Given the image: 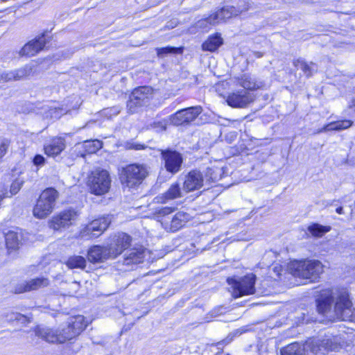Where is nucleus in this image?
<instances>
[{
    "instance_id": "obj_31",
    "label": "nucleus",
    "mask_w": 355,
    "mask_h": 355,
    "mask_svg": "<svg viewBox=\"0 0 355 355\" xmlns=\"http://www.w3.org/2000/svg\"><path fill=\"white\" fill-rule=\"evenodd\" d=\"M86 259L78 255H74L70 257L66 264L69 268H80L84 269L86 266Z\"/></svg>"
},
{
    "instance_id": "obj_48",
    "label": "nucleus",
    "mask_w": 355,
    "mask_h": 355,
    "mask_svg": "<svg viewBox=\"0 0 355 355\" xmlns=\"http://www.w3.org/2000/svg\"><path fill=\"white\" fill-rule=\"evenodd\" d=\"M178 25V21L176 20H172L171 21H168L167 24L166 25V28L170 29L173 28Z\"/></svg>"
},
{
    "instance_id": "obj_6",
    "label": "nucleus",
    "mask_w": 355,
    "mask_h": 355,
    "mask_svg": "<svg viewBox=\"0 0 355 355\" xmlns=\"http://www.w3.org/2000/svg\"><path fill=\"white\" fill-rule=\"evenodd\" d=\"M111 177L107 171L98 168L88 178L87 185L90 192L96 196L107 193L111 187Z\"/></svg>"
},
{
    "instance_id": "obj_19",
    "label": "nucleus",
    "mask_w": 355,
    "mask_h": 355,
    "mask_svg": "<svg viewBox=\"0 0 355 355\" xmlns=\"http://www.w3.org/2000/svg\"><path fill=\"white\" fill-rule=\"evenodd\" d=\"M87 259L92 263H98L110 259L111 257L106 245H94L88 250Z\"/></svg>"
},
{
    "instance_id": "obj_28",
    "label": "nucleus",
    "mask_w": 355,
    "mask_h": 355,
    "mask_svg": "<svg viewBox=\"0 0 355 355\" xmlns=\"http://www.w3.org/2000/svg\"><path fill=\"white\" fill-rule=\"evenodd\" d=\"M143 252L133 249L125 255L123 263L125 265L137 264L143 261Z\"/></svg>"
},
{
    "instance_id": "obj_33",
    "label": "nucleus",
    "mask_w": 355,
    "mask_h": 355,
    "mask_svg": "<svg viewBox=\"0 0 355 355\" xmlns=\"http://www.w3.org/2000/svg\"><path fill=\"white\" fill-rule=\"evenodd\" d=\"M102 142L98 139L86 141L83 143V148L87 153H95L102 148Z\"/></svg>"
},
{
    "instance_id": "obj_23",
    "label": "nucleus",
    "mask_w": 355,
    "mask_h": 355,
    "mask_svg": "<svg viewBox=\"0 0 355 355\" xmlns=\"http://www.w3.org/2000/svg\"><path fill=\"white\" fill-rule=\"evenodd\" d=\"M153 93V89L151 87L144 86L135 89L130 96L133 100H139L146 105L152 97Z\"/></svg>"
},
{
    "instance_id": "obj_17",
    "label": "nucleus",
    "mask_w": 355,
    "mask_h": 355,
    "mask_svg": "<svg viewBox=\"0 0 355 355\" xmlns=\"http://www.w3.org/2000/svg\"><path fill=\"white\" fill-rule=\"evenodd\" d=\"M203 185L202 173L197 170L190 171L185 175L183 183V191L185 193L191 192L200 189Z\"/></svg>"
},
{
    "instance_id": "obj_21",
    "label": "nucleus",
    "mask_w": 355,
    "mask_h": 355,
    "mask_svg": "<svg viewBox=\"0 0 355 355\" xmlns=\"http://www.w3.org/2000/svg\"><path fill=\"white\" fill-rule=\"evenodd\" d=\"M184 192L183 189L182 190L180 188V184L173 183L165 193L156 197L157 202L165 203L168 200L181 198Z\"/></svg>"
},
{
    "instance_id": "obj_32",
    "label": "nucleus",
    "mask_w": 355,
    "mask_h": 355,
    "mask_svg": "<svg viewBox=\"0 0 355 355\" xmlns=\"http://www.w3.org/2000/svg\"><path fill=\"white\" fill-rule=\"evenodd\" d=\"M304 348L297 343L290 344L281 350L282 355H303Z\"/></svg>"
},
{
    "instance_id": "obj_18",
    "label": "nucleus",
    "mask_w": 355,
    "mask_h": 355,
    "mask_svg": "<svg viewBox=\"0 0 355 355\" xmlns=\"http://www.w3.org/2000/svg\"><path fill=\"white\" fill-rule=\"evenodd\" d=\"M47 43V40L44 35L40 36L38 38L32 40L25 44L21 49L20 53L23 55L33 56L39 51L42 50Z\"/></svg>"
},
{
    "instance_id": "obj_14",
    "label": "nucleus",
    "mask_w": 355,
    "mask_h": 355,
    "mask_svg": "<svg viewBox=\"0 0 355 355\" xmlns=\"http://www.w3.org/2000/svg\"><path fill=\"white\" fill-rule=\"evenodd\" d=\"M110 223L109 216L94 220L81 231L80 234L83 237L89 235L97 237L107 230Z\"/></svg>"
},
{
    "instance_id": "obj_20",
    "label": "nucleus",
    "mask_w": 355,
    "mask_h": 355,
    "mask_svg": "<svg viewBox=\"0 0 355 355\" xmlns=\"http://www.w3.org/2000/svg\"><path fill=\"white\" fill-rule=\"evenodd\" d=\"M49 281L47 278L39 277L26 282L16 288V292L21 293L35 291L49 285Z\"/></svg>"
},
{
    "instance_id": "obj_46",
    "label": "nucleus",
    "mask_w": 355,
    "mask_h": 355,
    "mask_svg": "<svg viewBox=\"0 0 355 355\" xmlns=\"http://www.w3.org/2000/svg\"><path fill=\"white\" fill-rule=\"evenodd\" d=\"M17 316L19 318L17 322H20L21 324H26L30 322L29 318L26 315L19 313V315H17Z\"/></svg>"
},
{
    "instance_id": "obj_41",
    "label": "nucleus",
    "mask_w": 355,
    "mask_h": 355,
    "mask_svg": "<svg viewBox=\"0 0 355 355\" xmlns=\"http://www.w3.org/2000/svg\"><path fill=\"white\" fill-rule=\"evenodd\" d=\"M178 51H179V49L168 46V47L161 48V49H157V54L159 55H161L162 54L175 53H178Z\"/></svg>"
},
{
    "instance_id": "obj_44",
    "label": "nucleus",
    "mask_w": 355,
    "mask_h": 355,
    "mask_svg": "<svg viewBox=\"0 0 355 355\" xmlns=\"http://www.w3.org/2000/svg\"><path fill=\"white\" fill-rule=\"evenodd\" d=\"M44 157L42 155H37L33 159V163L36 166H42L44 164Z\"/></svg>"
},
{
    "instance_id": "obj_54",
    "label": "nucleus",
    "mask_w": 355,
    "mask_h": 355,
    "mask_svg": "<svg viewBox=\"0 0 355 355\" xmlns=\"http://www.w3.org/2000/svg\"><path fill=\"white\" fill-rule=\"evenodd\" d=\"M212 171H213V169H212V168H209V169H208V172H211Z\"/></svg>"
},
{
    "instance_id": "obj_5",
    "label": "nucleus",
    "mask_w": 355,
    "mask_h": 355,
    "mask_svg": "<svg viewBox=\"0 0 355 355\" xmlns=\"http://www.w3.org/2000/svg\"><path fill=\"white\" fill-rule=\"evenodd\" d=\"M58 197V191L53 188L44 190L33 208V216L39 219L46 218L52 213Z\"/></svg>"
},
{
    "instance_id": "obj_3",
    "label": "nucleus",
    "mask_w": 355,
    "mask_h": 355,
    "mask_svg": "<svg viewBox=\"0 0 355 355\" xmlns=\"http://www.w3.org/2000/svg\"><path fill=\"white\" fill-rule=\"evenodd\" d=\"M173 211L171 207H164L158 212L159 221L162 227L167 232H176L181 229L190 220L191 216L184 211H178L170 215Z\"/></svg>"
},
{
    "instance_id": "obj_43",
    "label": "nucleus",
    "mask_w": 355,
    "mask_h": 355,
    "mask_svg": "<svg viewBox=\"0 0 355 355\" xmlns=\"http://www.w3.org/2000/svg\"><path fill=\"white\" fill-rule=\"evenodd\" d=\"M19 313L10 312L7 313L4 316L7 318L8 322H14L18 320L19 318L17 316V315H19Z\"/></svg>"
},
{
    "instance_id": "obj_15",
    "label": "nucleus",
    "mask_w": 355,
    "mask_h": 355,
    "mask_svg": "<svg viewBox=\"0 0 355 355\" xmlns=\"http://www.w3.org/2000/svg\"><path fill=\"white\" fill-rule=\"evenodd\" d=\"M253 101V95L245 89L232 92L227 98V104L232 107H245Z\"/></svg>"
},
{
    "instance_id": "obj_50",
    "label": "nucleus",
    "mask_w": 355,
    "mask_h": 355,
    "mask_svg": "<svg viewBox=\"0 0 355 355\" xmlns=\"http://www.w3.org/2000/svg\"><path fill=\"white\" fill-rule=\"evenodd\" d=\"M336 212L338 214H343V209L342 207H339L336 209Z\"/></svg>"
},
{
    "instance_id": "obj_11",
    "label": "nucleus",
    "mask_w": 355,
    "mask_h": 355,
    "mask_svg": "<svg viewBox=\"0 0 355 355\" xmlns=\"http://www.w3.org/2000/svg\"><path fill=\"white\" fill-rule=\"evenodd\" d=\"M306 346L313 353L336 351L340 347L339 338L336 336H326L322 339H313L306 342Z\"/></svg>"
},
{
    "instance_id": "obj_13",
    "label": "nucleus",
    "mask_w": 355,
    "mask_h": 355,
    "mask_svg": "<svg viewBox=\"0 0 355 355\" xmlns=\"http://www.w3.org/2000/svg\"><path fill=\"white\" fill-rule=\"evenodd\" d=\"M78 213L73 209H67L54 216L49 221V227L54 230L68 227L77 219Z\"/></svg>"
},
{
    "instance_id": "obj_26",
    "label": "nucleus",
    "mask_w": 355,
    "mask_h": 355,
    "mask_svg": "<svg viewBox=\"0 0 355 355\" xmlns=\"http://www.w3.org/2000/svg\"><path fill=\"white\" fill-rule=\"evenodd\" d=\"M353 122L350 120H342L334 121L326 125L320 132H328L331 130L340 131L351 127Z\"/></svg>"
},
{
    "instance_id": "obj_38",
    "label": "nucleus",
    "mask_w": 355,
    "mask_h": 355,
    "mask_svg": "<svg viewBox=\"0 0 355 355\" xmlns=\"http://www.w3.org/2000/svg\"><path fill=\"white\" fill-rule=\"evenodd\" d=\"M16 80L14 71L1 73L0 82H8Z\"/></svg>"
},
{
    "instance_id": "obj_8",
    "label": "nucleus",
    "mask_w": 355,
    "mask_h": 355,
    "mask_svg": "<svg viewBox=\"0 0 355 355\" xmlns=\"http://www.w3.org/2000/svg\"><path fill=\"white\" fill-rule=\"evenodd\" d=\"M256 277L253 274L245 275L239 280L228 279L227 282L231 285L232 296L238 298L243 295H252L255 292L254 284Z\"/></svg>"
},
{
    "instance_id": "obj_49",
    "label": "nucleus",
    "mask_w": 355,
    "mask_h": 355,
    "mask_svg": "<svg viewBox=\"0 0 355 355\" xmlns=\"http://www.w3.org/2000/svg\"><path fill=\"white\" fill-rule=\"evenodd\" d=\"M280 268H281L280 266H275L273 268L274 272H277V275H279V274H280V272H280Z\"/></svg>"
},
{
    "instance_id": "obj_7",
    "label": "nucleus",
    "mask_w": 355,
    "mask_h": 355,
    "mask_svg": "<svg viewBox=\"0 0 355 355\" xmlns=\"http://www.w3.org/2000/svg\"><path fill=\"white\" fill-rule=\"evenodd\" d=\"M87 325L83 315H78L69 318L67 323L59 328L60 343L77 337Z\"/></svg>"
},
{
    "instance_id": "obj_39",
    "label": "nucleus",
    "mask_w": 355,
    "mask_h": 355,
    "mask_svg": "<svg viewBox=\"0 0 355 355\" xmlns=\"http://www.w3.org/2000/svg\"><path fill=\"white\" fill-rule=\"evenodd\" d=\"M67 112V110H64L63 108H53L50 110V114L51 117L55 119H59L62 115L66 114Z\"/></svg>"
},
{
    "instance_id": "obj_29",
    "label": "nucleus",
    "mask_w": 355,
    "mask_h": 355,
    "mask_svg": "<svg viewBox=\"0 0 355 355\" xmlns=\"http://www.w3.org/2000/svg\"><path fill=\"white\" fill-rule=\"evenodd\" d=\"M293 64L297 69H300L302 71H303L304 74L308 77L311 76L313 71L317 70V68H316V66L315 64H313V62L308 64L304 60H300V59L295 60L293 62Z\"/></svg>"
},
{
    "instance_id": "obj_22",
    "label": "nucleus",
    "mask_w": 355,
    "mask_h": 355,
    "mask_svg": "<svg viewBox=\"0 0 355 355\" xmlns=\"http://www.w3.org/2000/svg\"><path fill=\"white\" fill-rule=\"evenodd\" d=\"M35 335L43 340L52 343H60L59 329H53L48 327H37Z\"/></svg>"
},
{
    "instance_id": "obj_24",
    "label": "nucleus",
    "mask_w": 355,
    "mask_h": 355,
    "mask_svg": "<svg viewBox=\"0 0 355 355\" xmlns=\"http://www.w3.org/2000/svg\"><path fill=\"white\" fill-rule=\"evenodd\" d=\"M65 148L64 140L61 138H55L51 143L44 147L45 153L48 156H57Z\"/></svg>"
},
{
    "instance_id": "obj_12",
    "label": "nucleus",
    "mask_w": 355,
    "mask_h": 355,
    "mask_svg": "<svg viewBox=\"0 0 355 355\" xmlns=\"http://www.w3.org/2000/svg\"><path fill=\"white\" fill-rule=\"evenodd\" d=\"M200 106L191 107L176 112L169 116V121L174 125L188 124L194 121L202 112Z\"/></svg>"
},
{
    "instance_id": "obj_2",
    "label": "nucleus",
    "mask_w": 355,
    "mask_h": 355,
    "mask_svg": "<svg viewBox=\"0 0 355 355\" xmlns=\"http://www.w3.org/2000/svg\"><path fill=\"white\" fill-rule=\"evenodd\" d=\"M288 269L294 277L314 282L322 274L324 266L318 260L293 261Z\"/></svg>"
},
{
    "instance_id": "obj_52",
    "label": "nucleus",
    "mask_w": 355,
    "mask_h": 355,
    "mask_svg": "<svg viewBox=\"0 0 355 355\" xmlns=\"http://www.w3.org/2000/svg\"><path fill=\"white\" fill-rule=\"evenodd\" d=\"M210 179H211L212 181H216L218 179V177L216 175H212V173H211Z\"/></svg>"
},
{
    "instance_id": "obj_47",
    "label": "nucleus",
    "mask_w": 355,
    "mask_h": 355,
    "mask_svg": "<svg viewBox=\"0 0 355 355\" xmlns=\"http://www.w3.org/2000/svg\"><path fill=\"white\" fill-rule=\"evenodd\" d=\"M244 3H246L249 6V9L250 8L251 6L250 3L248 1H241L238 4V6L236 7V10H243L245 7Z\"/></svg>"
},
{
    "instance_id": "obj_37",
    "label": "nucleus",
    "mask_w": 355,
    "mask_h": 355,
    "mask_svg": "<svg viewBox=\"0 0 355 355\" xmlns=\"http://www.w3.org/2000/svg\"><path fill=\"white\" fill-rule=\"evenodd\" d=\"M141 107L139 105H137V103L132 99V97L130 96L129 100L127 102V110L128 112L130 114L135 113L138 111V109Z\"/></svg>"
},
{
    "instance_id": "obj_10",
    "label": "nucleus",
    "mask_w": 355,
    "mask_h": 355,
    "mask_svg": "<svg viewBox=\"0 0 355 355\" xmlns=\"http://www.w3.org/2000/svg\"><path fill=\"white\" fill-rule=\"evenodd\" d=\"M160 152L166 171L171 174L178 173L183 163L182 154L171 149L160 150Z\"/></svg>"
},
{
    "instance_id": "obj_42",
    "label": "nucleus",
    "mask_w": 355,
    "mask_h": 355,
    "mask_svg": "<svg viewBox=\"0 0 355 355\" xmlns=\"http://www.w3.org/2000/svg\"><path fill=\"white\" fill-rule=\"evenodd\" d=\"M9 146L8 140L3 139L0 140V159L6 154Z\"/></svg>"
},
{
    "instance_id": "obj_9",
    "label": "nucleus",
    "mask_w": 355,
    "mask_h": 355,
    "mask_svg": "<svg viewBox=\"0 0 355 355\" xmlns=\"http://www.w3.org/2000/svg\"><path fill=\"white\" fill-rule=\"evenodd\" d=\"M131 241V237L123 232L113 236L111 238L110 242L106 245L111 259L116 258L125 250L128 248Z\"/></svg>"
},
{
    "instance_id": "obj_55",
    "label": "nucleus",
    "mask_w": 355,
    "mask_h": 355,
    "mask_svg": "<svg viewBox=\"0 0 355 355\" xmlns=\"http://www.w3.org/2000/svg\"><path fill=\"white\" fill-rule=\"evenodd\" d=\"M162 129H163L164 130H166V126H165V125H163V126H162Z\"/></svg>"
},
{
    "instance_id": "obj_25",
    "label": "nucleus",
    "mask_w": 355,
    "mask_h": 355,
    "mask_svg": "<svg viewBox=\"0 0 355 355\" xmlns=\"http://www.w3.org/2000/svg\"><path fill=\"white\" fill-rule=\"evenodd\" d=\"M239 84L245 90H255L263 86L262 82L257 81L255 78L249 74H243L239 79Z\"/></svg>"
},
{
    "instance_id": "obj_34",
    "label": "nucleus",
    "mask_w": 355,
    "mask_h": 355,
    "mask_svg": "<svg viewBox=\"0 0 355 355\" xmlns=\"http://www.w3.org/2000/svg\"><path fill=\"white\" fill-rule=\"evenodd\" d=\"M331 227L329 226H322L319 224H313L309 227V232L314 236L321 237L324 234L328 232Z\"/></svg>"
},
{
    "instance_id": "obj_27",
    "label": "nucleus",
    "mask_w": 355,
    "mask_h": 355,
    "mask_svg": "<svg viewBox=\"0 0 355 355\" xmlns=\"http://www.w3.org/2000/svg\"><path fill=\"white\" fill-rule=\"evenodd\" d=\"M223 40L218 35L210 36L202 45L203 51H215L218 48L222 45Z\"/></svg>"
},
{
    "instance_id": "obj_36",
    "label": "nucleus",
    "mask_w": 355,
    "mask_h": 355,
    "mask_svg": "<svg viewBox=\"0 0 355 355\" xmlns=\"http://www.w3.org/2000/svg\"><path fill=\"white\" fill-rule=\"evenodd\" d=\"M32 73V67L29 65H26L20 69L14 70V73L16 80H19L24 78L30 76Z\"/></svg>"
},
{
    "instance_id": "obj_16",
    "label": "nucleus",
    "mask_w": 355,
    "mask_h": 355,
    "mask_svg": "<svg viewBox=\"0 0 355 355\" xmlns=\"http://www.w3.org/2000/svg\"><path fill=\"white\" fill-rule=\"evenodd\" d=\"M244 6L245 7L243 10H236L234 6L223 7L213 14V23L218 24L222 21H225L227 19L232 17H236L243 12L248 11L249 10V6L246 3H244Z\"/></svg>"
},
{
    "instance_id": "obj_40",
    "label": "nucleus",
    "mask_w": 355,
    "mask_h": 355,
    "mask_svg": "<svg viewBox=\"0 0 355 355\" xmlns=\"http://www.w3.org/2000/svg\"><path fill=\"white\" fill-rule=\"evenodd\" d=\"M22 185V181L20 180H15L10 186V194L11 196L16 194L21 189Z\"/></svg>"
},
{
    "instance_id": "obj_51",
    "label": "nucleus",
    "mask_w": 355,
    "mask_h": 355,
    "mask_svg": "<svg viewBox=\"0 0 355 355\" xmlns=\"http://www.w3.org/2000/svg\"><path fill=\"white\" fill-rule=\"evenodd\" d=\"M254 55L257 57V58H261L263 56V53H261V52H258V51H256V52H254Z\"/></svg>"
},
{
    "instance_id": "obj_30",
    "label": "nucleus",
    "mask_w": 355,
    "mask_h": 355,
    "mask_svg": "<svg viewBox=\"0 0 355 355\" xmlns=\"http://www.w3.org/2000/svg\"><path fill=\"white\" fill-rule=\"evenodd\" d=\"M6 244L8 250H16L19 245V235L17 232L10 231L6 236Z\"/></svg>"
},
{
    "instance_id": "obj_45",
    "label": "nucleus",
    "mask_w": 355,
    "mask_h": 355,
    "mask_svg": "<svg viewBox=\"0 0 355 355\" xmlns=\"http://www.w3.org/2000/svg\"><path fill=\"white\" fill-rule=\"evenodd\" d=\"M146 147L144 144H130L128 146V148L134 149L136 150L145 149Z\"/></svg>"
},
{
    "instance_id": "obj_1",
    "label": "nucleus",
    "mask_w": 355,
    "mask_h": 355,
    "mask_svg": "<svg viewBox=\"0 0 355 355\" xmlns=\"http://www.w3.org/2000/svg\"><path fill=\"white\" fill-rule=\"evenodd\" d=\"M334 300L336 318L342 320H349L352 314V304L345 288L323 290L320 297L317 300L318 311L322 314L327 313L330 310Z\"/></svg>"
},
{
    "instance_id": "obj_35",
    "label": "nucleus",
    "mask_w": 355,
    "mask_h": 355,
    "mask_svg": "<svg viewBox=\"0 0 355 355\" xmlns=\"http://www.w3.org/2000/svg\"><path fill=\"white\" fill-rule=\"evenodd\" d=\"M213 18L214 15L212 14L205 19H202L198 21L196 24V26L197 28L207 31L208 29H209L210 26L217 25V24L213 23Z\"/></svg>"
},
{
    "instance_id": "obj_53",
    "label": "nucleus",
    "mask_w": 355,
    "mask_h": 355,
    "mask_svg": "<svg viewBox=\"0 0 355 355\" xmlns=\"http://www.w3.org/2000/svg\"><path fill=\"white\" fill-rule=\"evenodd\" d=\"M135 101L137 103V105H139L140 107H142L144 105H146L145 104H144L142 102H141L140 101H139V100H135Z\"/></svg>"
},
{
    "instance_id": "obj_56",
    "label": "nucleus",
    "mask_w": 355,
    "mask_h": 355,
    "mask_svg": "<svg viewBox=\"0 0 355 355\" xmlns=\"http://www.w3.org/2000/svg\"><path fill=\"white\" fill-rule=\"evenodd\" d=\"M73 284L76 286H78V284H76V282H73Z\"/></svg>"
},
{
    "instance_id": "obj_4",
    "label": "nucleus",
    "mask_w": 355,
    "mask_h": 355,
    "mask_svg": "<svg viewBox=\"0 0 355 355\" xmlns=\"http://www.w3.org/2000/svg\"><path fill=\"white\" fill-rule=\"evenodd\" d=\"M148 175V168L144 164H132L121 168V184L128 187H135L141 184Z\"/></svg>"
}]
</instances>
